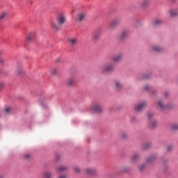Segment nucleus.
I'll list each match as a JSON object with an SVG mask.
<instances>
[{"label": "nucleus", "instance_id": "42", "mask_svg": "<svg viewBox=\"0 0 178 178\" xmlns=\"http://www.w3.org/2000/svg\"><path fill=\"white\" fill-rule=\"evenodd\" d=\"M144 79H148V75H145Z\"/></svg>", "mask_w": 178, "mask_h": 178}, {"label": "nucleus", "instance_id": "12", "mask_svg": "<svg viewBox=\"0 0 178 178\" xmlns=\"http://www.w3.org/2000/svg\"><path fill=\"white\" fill-rule=\"evenodd\" d=\"M151 3V0H142L140 2V6L143 9L148 8Z\"/></svg>", "mask_w": 178, "mask_h": 178}, {"label": "nucleus", "instance_id": "8", "mask_svg": "<svg viewBox=\"0 0 178 178\" xmlns=\"http://www.w3.org/2000/svg\"><path fill=\"white\" fill-rule=\"evenodd\" d=\"M157 108H159V109H161V111H165V109L168 108V106L165 104L163 100L160 99L157 102Z\"/></svg>", "mask_w": 178, "mask_h": 178}, {"label": "nucleus", "instance_id": "18", "mask_svg": "<svg viewBox=\"0 0 178 178\" xmlns=\"http://www.w3.org/2000/svg\"><path fill=\"white\" fill-rule=\"evenodd\" d=\"M156 154L151 156L147 159V163H152V162H155V161H156Z\"/></svg>", "mask_w": 178, "mask_h": 178}, {"label": "nucleus", "instance_id": "7", "mask_svg": "<svg viewBox=\"0 0 178 178\" xmlns=\"http://www.w3.org/2000/svg\"><path fill=\"white\" fill-rule=\"evenodd\" d=\"M35 38V32H29L26 38V42H31Z\"/></svg>", "mask_w": 178, "mask_h": 178}, {"label": "nucleus", "instance_id": "37", "mask_svg": "<svg viewBox=\"0 0 178 178\" xmlns=\"http://www.w3.org/2000/svg\"><path fill=\"white\" fill-rule=\"evenodd\" d=\"M3 87H5V84H3V83L0 82V90H2V88H3Z\"/></svg>", "mask_w": 178, "mask_h": 178}, {"label": "nucleus", "instance_id": "11", "mask_svg": "<svg viewBox=\"0 0 178 178\" xmlns=\"http://www.w3.org/2000/svg\"><path fill=\"white\" fill-rule=\"evenodd\" d=\"M79 41L77 40L76 38H70L68 39V45L73 48L75 45H77Z\"/></svg>", "mask_w": 178, "mask_h": 178}, {"label": "nucleus", "instance_id": "10", "mask_svg": "<svg viewBox=\"0 0 178 178\" xmlns=\"http://www.w3.org/2000/svg\"><path fill=\"white\" fill-rule=\"evenodd\" d=\"M84 173L88 176H94V175H96L97 170L92 168H86L84 170Z\"/></svg>", "mask_w": 178, "mask_h": 178}, {"label": "nucleus", "instance_id": "26", "mask_svg": "<svg viewBox=\"0 0 178 178\" xmlns=\"http://www.w3.org/2000/svg\"><path fill=\"white\" fill-rule=\"evenodd\" d=\"M100 38H101V33H97L93 35V39L95 40V41L99 40Z\"/></svg>", "mask_w": 178, "mask_h": 178}, {"label": "nucleus", "instance_id": "40", "mask_svg": "<svg viewBox=\"0 0 178 178\" xmlns=\"http://www.w3.org/2000/svg\"><path fill=\"white\" fill-rule=\"evenodd\" d=\"M58 178H66V175H60Z\"/></svg>", "mask_w": 178, "mask_h": 178}, {"label": "nucleus", "instance_id": "6", "mask_svg": "<svg viewBox=\"0 0 178 178\" xmlns=\"http://www.w3.org/2000/svg\"><path fill=\"white\" fill-rule=\"evenodd\" d=\"M86 19V13H79L77 14L76 18H75V22L76 23H80V22H83Z\"/></svg>", "mask_w": 178, "mask_h": 178}, {"label": "nucleus", "instance_id": "30", "mask_svg": "<svg viewBox=\"0 0 178 178\" xmlns=\"http://www.w3.org/2000/svg\"><path fill=\"white\" fill-rule=\"evenodd\" d=\"M2 55V51H0V56ZM0 65H5V60L2 58H0Z\"/></svg>", "mask_w": 178, "mask_h": 178}, {"label": "nucleus", "instance_id": "38", "mask_svg": "<svg viewBox=\"0 0 178 178\" xmlns=\"http://www.w3.org/2000/svg\"><path fill=\"white\" fill-rule=\"evenodd\" d=\"M149 88H151V86H146L145 87V91H148V90H149Z\"/></svg>", "mask_w": 178, "mask_h": 178}, {"label": "nucleus", "instance_id": "20", "mask_svg": "<svg viewBox=\"0 0 178 178\" xmlns=\"http://www.w3.org/2000/svg\"><path fill=\"white\" fill-rule=\"evenodd\" d=\"M11 111H12V107L9 106H6L4 107L3 113H4V115H7L8 113H10Z\"/></svg>", "mask_w": 178, "mask_h": 178}, {"label": "nucleus", "instance_id": "28", "mask_svg": "<svg viewBox=\"0 0 178 178\" xmlns=\"http://www.w3.org/2000/svg\"><path fill=\"white\" fill-rule=\"evenodd\" d=\"M57 172H63V170H66V168L63 165L58 166L56 168Z\"/></svg>", "mask_w": 178, "mask_h": 178}, {"label": "nucleus", "instance_id": "21", "mask_svg": "<svg viewBox=\"0 0 178 178\" xmlns=\"http://www.w3.org/2000/svg\"><path fill=\"white\" fill-rule=\"evenodd\" d=\"M169 13L172 17L175 16H178V10L177 9L170 10Z\"/></svg>", "mask_w": 178, "mask_h": 178}, {"label": "nucleus", "instance_id": "34", "mask_svg": "<svg viewBox=\"0 0 178 178\" xmlns=\"http://www.w3.org/2000/svg\"><path fill=\"white\" fill-rule=\"evenodd\" d=\"M174 147L173 145H168L167 147V151H172V149H173Z\"/></svg>", "mask_w": 178, "mask_h": 178}, {"label": "nucleus", "instance_id": "15", "mask_svg": "<svg viewBox=\"0 0 178 178\" xmlns=\"http://www.w3.org/2000/svg\"><path fill=\"white\" fill-rule=\"evenodd\" d=\"M76 86V80H74V78H70L68 79L67 81V86L68 87H74Z\"/></svg>", "mask_w": 178, "mask_h": 178}, {"label": "nucleus", "instance_id": "29", "mask_svg": "<svg viewBox=\"0 0 178 178\" xmlns=\"http://www.w3.org/2000/svg\"><path fill=\"white\" fill-rule=\"evenodd\" d=\"M127 137H128V136H127V134H126V133H122L120 134V138L122 140H126V138H127Z\"/></svg>", "mask_w": 178, "mask_h": 178}, {"label": "nucleus", "instance_id": "9", "mask_svg": "<svg viewBox=\"0 0 178 178\" xmlns=\"http://www.w3.org/2000/svg\"><path fill=\"white\" fill-rule=\"evenodd\" d=\"M130 32L129 31H123L121 33L118 35L119 40H124L129 37Z\"/></svg>", "mask_w": 178, "mask_h": 178}, {"label": "nucleus", "instance_id": "41", "mask_svg": "<svg viewBox=\"0 0 178 178\" xmlns=\"http://www.w3.org/2000/svg\"><path fill=\"white\" fill-rule=\"evenodd\" d=\"M169 95V93H168V92H165V94H164V96L165 97H168Z\"/></svg>", "mask_w": 178, "mask_h": 178}, {"label": "nucleus", "instance_id": "32", "mask_svg": "<svg viewBox=\"0 0 178 178\" xmlns=\"http://www.w3.org/2000/svg\"><path fill=\"white\" fill-rule=\"evenodd\" d=\"M145 166H146L145 164H142V165H141L140 166H139V168H138L139 170L143 171V170L145 169Z\"/></svg>", "mask_w": 178, "mask_h": 178}, {"label": "nucleus", "instance_id": "22", "mask_svg": "<svg viewBox=\"0 0 178 178\" xmlns=\"http://www.w3.org/2000/svg\"><path fill=\"white\" fill-rule=\"evenodd\" d=\"M8 17V12L6 11H2L0 13V20H5L6 17Z\"/></svg>", "mask_w": 178, "mask_h": 178}, {"label": "nucleus", "instance_id": "1", "mask_svg": "<svg viewBox=\"0 0 178 178\" xmlns=\"http://www.w3.org/2000/svg\"><path fill=\"white\" fill-rule=\"evenodd\" d=\"M66 23V15L63 13H60L56 17V21H51L50 22L51 29L54 31H60L63 26Z\"/></svg>", "mask_w": 178, "mask_h": 178}, {"label": "nucleus", "instance_id": "36", "mask_svg": "<svg viewBox=\"0 0 178 178\" xmlns=\"http://www.w3.org/2000/svg\"><path fill=\"white\" fill-rule=\"evenodd\" d=\"M149 147H151V144H149V143L145 145V149H148V148H149Z\"/></svg>", "mask_w": 178, "mask_h": 178}, {"label": "nucleus", "instance_id": "4", "mask_svg": "<svg viewBox=\"0 0 178 178\" xmlns=\"http://www.w3.org/2000/svg\"><path fill=\"white\" fill-rule=\"evenodd\" d=\"M146 106H148V103H147V102H142L135 106V111H136V112H141V111L145 109Z\"/></svg>", "mask_w": 178, "mask_h": 178}, {"label": "nucleus", "instance_id": "35", "mask_svg": "<svg viewBox=\"0 0 178 178\" xmlns=\"http://www.w3.org/2000/svg\"><path fill=\"white\" fill-rule=\"evenodd\" d=\"M147 116H148L149 119H151V118H152V116H154V113H148Z\"/></svg>", "mask_w": 178, "mask_h": 178}, {"label": "nucleus", "instance_id": "14", "mask_svg": "<svg viewBox=\"0 0 178 178\" xmlns=\"http://www.w3.org/2000/svg\"><path fill=\"white\" fill-rule=\"evenodd\" d=\"M151 49L153 52H162V51H163V47L157 45H153L151 47Z\"/></svg>", "mask_w": 178, "mask_h": 178}, {"label": "nucleus", "instance_id": "24", "mask_svg": "<svg viewBox=\"0 0 178 178\" xmlns=\"http://www.w3.org/2000/svg\"><path fill=\"white\" fill-rule=\"evenodd\" d=\"M158 127V121L153 120L150 122L149 127L150 129H155V127Z\"/></svg>", "mask_w": 178, "mask_h": 178}, {"label": "nucleus", "instance_id": "33", "mask_svg": "<svg viewBox=\"0 0 178 178\" xmlns=\"http://www.w3.org/2000/svg\"><path fill=\"white\" fill-rule=\"evenodd\" d=\"M74 172L75 173H80V168L79 167H74Z\"/></svg>", "mask_w": 178, "mask_h": 178}, {"label": "nucleus", "instance_id": "2", "mask_svg": "<svg viewBox=\"0 0 178 178\" xmlns=\"http://www.w3.org/2000/svg\"><path fill=\"white\" fill-rule=\"evenodd\" d=\"M100 70L102 73H111L115 70V64L113 63L106 64L101 67Z\"/></svg>", "mask_w": 178, "mask_h": 178}, {"label": "nucleus", "instance_id": "43", "mask_svg": "<svg viewBox=\"0 0 178 178\" xmlns=\"http://www.w3.org/2000/svg\"><path fill=\"white\" fill-rule=\"evenodd\" d=\"M1 73H2V70H0V74H1Z\"/></svg>", "mask_w": 178, "mask_h": 178}, {"label": "nucleus", "instance_id": "5", "mask_svg": "<svg viewBox=\"0 0 178 178\" xmlns=\"http://www.w3.org/2000/svg\"><path fill=\"white\" fill-rule=\"evenodd\" d=\"M120 22H121L120 19H114L109 24L110 30H113V29H116V27H118V25L120 24Z\"/></svg>", "mask_w": 178, "mask_h": 178}, {"label": "nucleus", "instance_id": "13", "mask_svg": "<svg viewBox=\"0 0 178 178\" xmlns=\"http://www.w3.org/2000/svg\"><path fill=\"white\" fill-rule=\"evenodd\" d=\"M140 160V154L138 153L134 154L131 157L130 162L131 163H136V162Z\"/></svg>", "mask_w": 178, "mask_h": 178}, {"label": "nucleus", "instance_id": "39", "mask_svg": "<svg viewBox=\"0 0 178 178\" xmlns=\"http://www.w3.org/2000/svg\"><path fill=\"white\" fill-rule=\"evenodd\" d=\"M30 154H25L24 155V158L26 159H29V158H30Z\"/></svg>", "mask_w": 178, "mask_h": 178}, {"label": "nucleus", "instance_id": "23", "mask_svg": "<svg viewBox=\"0 0 178 178\" xmlns=\"http://www.w3.org/2000/svg\"><path fill=\"white\" fill-rule=\"evenodd\" d=\"M163 23V21L162 19H154L152 22V25L153 26H161Z\"/></svg>", "mask_w": 178, "mask_h": 178}, {"label": "nucleus", "instance_id": "19", "mask_svg": "<svg viewBox=\"0 0 178 178\" xmlns=\"http://www.w3.org/2000/svg\"><path fill=\"white\" fill-rule=\"evenodd\" d=\"M15 73L17 76H21V74H23V73H24V71L23 70V67H17Z\"/></svg>", "mask_w": 178, "mask_h": 178}, {"label": "nucleus", "instance_id": "3", "mask_svg": "<svg viewBox=\"0 0 178 178\" xmlns=\"http://www.w3.org/2000/svg\"><path fill=\"white\" fill-rule=\"evenodd\" d=\"M90 111L94 113H101V112H102V106L101 105V103L95 102L92 104Z\"/></svg>", "mask_w": 178, "mask_h": 178}, {"label": "nucleus", "instance_id": "44", "mask_svg": "<svg viewBox=\"0 0 178 178\" xmlns=\"http://www.w3.org/2000/svg\"><path fill=\"white\" fill-rule=\"evenodd\" d=\"M0 178H3V177L1 176Z\"/></svg>", "mask_w": 178, "mask_h": 178}, {"label": "nucleus", "instance_id": "31", "mask_svg": "<svg viewBox=\"0 0 178 178\" xmlns=\"http://www.w3.org/2000/svg\"><path fill=\"white\" fill-rule=\"evenodd\" d=\"M172 130H178V124H174L171 126Z\"/></svg>", "mask_w": 178, "mask_h": 178}, {"label": "nucleus", "instance_id": "16", "mask_svg": "<svg viewBox=\"0 0 178 178\" xmlns=\"http://www.w3.org/2000/svg\"><path fill=\"white\" fill-rule=\"evenodd\" d=\"M115 88L117 90H122L123 88V83L119 81H116L114 83Z\"/></svg>", "mask_w": 178, "mask_h": 178}, {"label": "nucleus", "instance_id": "17", "mask_svg": "<svg viewBox=\"0 0 178 178\" xmlns=\"http://www.w3.org/2000/svg\"><path fill=\"white\" fill-rule=\"evenodd\" d=\"M122 58H123L122 54H118L117 56H115L113 58V62H115V63L120 62V60H122Z\"/></svg>", "mask_w": 178, "mask_h": 178}, {"label": "nucleus", "instance_id": "25", "mask_svg": "<svg viewBox=\"0 0 178 178\" xmlns=\"http://www.w3.org/2000/svg\"><path fill=\"white\" fill-rule=\"evenodd\" d=\"M51 174L50 172H44L42 173L43 178H51Z\"/></svg>", "mask_w": 178, "mask_h": 178}, {"label": "nucleus", "instance_id": "27", "mask_svg": "<svg viewBox=\"0 0 178 178\" xmlns=\"http://www.w3.org/2000/svg\"><path fill=\"white\" fill-rule=\"evenodd\" d=\"M50 73L52 76H56V74L58 73V70L56 68H51L50 70Z\"/></svg>", "mask_w": 178, "mask_h": 178}]
</instances>
